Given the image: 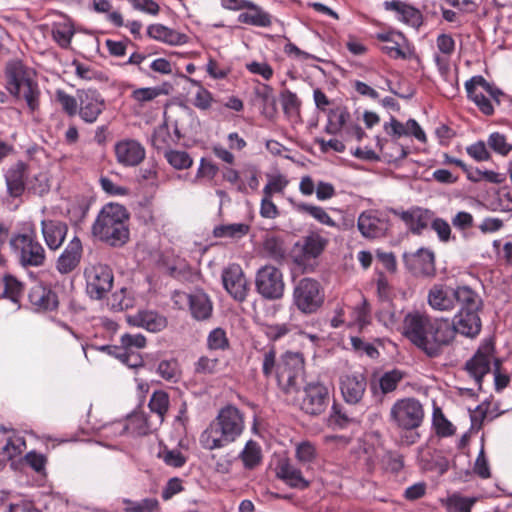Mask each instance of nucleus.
I'll use <instances>...</instances> for the list:
<instances>
[{"label": "nucleus", "mask_w": 512, "mask_h": 512, "mask_svg": "<svg viewBox=\"0 0 512 512\" xmlns=\"http://www.w3.org/2000/svg\"><path fill=\"white\" fill-rule=\"evenodd\" d=\"M169 402V395L163 390H156L151 395L148 406L151 412L158 415L161 422L168 411Z\"/></svg>", "instance_id": "nucleus-48"}, {"label": "nucleus", "mask_w": 512, "mask_h": 512, "mask_svg": "<svg viewBox=\"0 0 512 512\" xmlns=\"http://www.w3.org/2000/svg\"><path fill=\"white\" fill-rule=\"evenodd\" d=\"M157 372L163 379L173 383H176L181 377V370L176 359L162 360L158 364Z\"/></svg>", "instance_id": "nucleus-52"}, {"label": "nucleus", "mask_w": 512, "mask_h": 512, "mask_svg": "<svg viewBox=\"0 0 512 512\" xmlns=\"http://www.w3.org/2000/svg\"><path fill=\"white\" fill-rule=\"evenodd\" d=\"M10 95L15 101L24 102L29 113L34 114L39 111L41 90L37 79L10 93Z\"/></svg>", "instance_id": "nucleus-36"}, {"label": "nucleus", "mask_w": 512, "mask_h": 512, "mask_svg": "<svg viewBox=\"0 0 512 512\" xmlns=\"http://www.w3.org/2000/svg\"><path fill=\"white\" fill-rule=\"evenodd\" d=\"M324 302L320 283L312 278L298 281L293 290V304L304 314L315 313Z\"/></svg>", "instance_id": "nucleus-9"}, {"label": "nucleus", "mask_w": 512, "mask_h": 512, "mask_svg": "<svg viewBox=\"0 0 512 512\" xmlns=\"http://www.w3.org/2000/svg\"><path fill=\"white\" fill-rule=\"evenodd\" d=\"M392 212L398 216L413 234L421 235L432 221L433 211L422 207H411L406 211L393 209Z\"/></svg>", "instance_id": "nucleus-23"}, {"label": "nucleus", "mask_w": 512, "mask_h": 512, "mask_svg": "<svg viewBox=\"0 0 512 512\" xmlns=\"http://www.w3.org/2000/svg\"><path fill=\"white\" fill-rule=\"evenodd\" d=\"M207 347L209 350H226L229 348V340L225 330L222 328L213 329L207 337Z\"/></svg>", "instance_id": "nucleus-58"}, {"label": "nucleus", "mask_w": 512, "mask_h": 512, "mask_svg": "<svg viewBox=\"0 0 512 512\" xmlns=\"http://www.w3.org/2000/svg\"><path fill=\"white\" fill-rule=\"evenodd\" d=\"M146 34L149 38L170 46H180L188 42V36L161 23L150 24Z\"/></svg>", "instance_id": "nucleus-31"}, {"label": "nucleus", "mask_w": 512, "mask_h": 512, "mask_svg": "<svg viewBox=\"0 0 512 512\" xmlns=\"http://www.w3.org/2000/svg\"><path fill=\"white\" fill-rule=\"evenodd\" d=\"M384 8L387 11L394 12L399 21L413 28L418 29L423 24V15L421 11L406 2L401 0L385 1Z\"/></svg>", "instance_id": "nucleus-28"}, {"label": "nucleus", "mask_w": 512, "mask_h": 512, "mask_svg": "<svg viewBox=\"0 0 512 512\" xmlns=\"http://www.w3.org/2000/svg\"><path fill=\"white\" fill-rule=\"evenodd\" d=\"M158 456L168 466L180 468L186 463V457L178 449H164L159 452Z\"/></svg>", "instance_id": "nucleus-64"}, {"label": "nucleus", "mask_w": 512, "mask_h": 512, "mask_svg": "<svg viewBox=\"0 0 512 512\" xmlns=\"http://www.w3.org/2000/svg\"><path fill=\"white\" fill-rule=\"evenodd\" d=\"M40 231L47 249L56 252L63 246L69 227L62 220L44 218L40 221Z\"/></svg>", "instance_id": "nucleus-19"}, {"label": "nucleus", "mask_w": 512, "mask_h": 512, "mask_svg": "<svg viewBox=\"0 0 512 512\" xmlns=\"http://www.w3.org/2000/svg\"><path fill=\"white\" fill-rule=\"evenodd\" d=\"M188 306L192 318L197 321H205L212 316L213 303L208 294L201 289L189 293Z\"/></svg>", "instance_id": "nucleus-32"}, {"label": "nucleus", "mask_w": 512, "mask_h": 512, "mask_svg": "<svg viewBox=\"0 0 512 512\" xmlns=\"http://www.w3.org/2000/svg\"><path fill=\"white\" fill-rule=\"evenodd\" d=\"M129 323L149 332H160L166 328L168 322L165 316L156 311L142 310L129 317Z\"/></svg>", "instance_id": "nucleus-34"}, {"label": "nucleus", "mask_w": 512, "mask_h": 512, "mask_svg": "<svg viewBox=\"0 0 512 512\" xmlns=\"http://www.w3.org/2000/svg\"><path fill=\"white\" fill-rule=\"evenodd\" d=\"M9 246L22 268H39L47 262V251L39 241L33 221L22 224V231L13 233Z\"/></svg>", "instance_id": "nucleus-5"}, {"label": "nucleus", "mask_w": 512, "mask_h": 512, "mask_svg": "<svg viewBox=\"0 0 512 512\" xmlns=\"http://www.w3.org/2000/svg\"><path fill=\"white\" fill-rule=\"evenodd\" d=\"M433 425L435 427L436 434L440 437L452 436L456 431L454 425L444 416L439 408L434 410Z\"/></svg>", "instance_id": "nucleus-55"}, {"label": "nucleus", "mask_w": 512, "mask_h": 512, "mask_svg": "<svg viewBox=\"0 0 512 512\" xmlns=\"http://www.w3.org/2000/svg\"><path fill=\"white\" fill-rule=\"evenodd\" d=\"M328 243V239L319 232L310 231L293 246L292 257L295 264L305 273L313 272Z\"/></svg>", "instance_id": "nucleus-6"}, {"label": "nucleus", "mask_w": 512, "mask_h": 512, "mask_svg": "<svg viewBox=\"0 0 512 512\" xmlns=\"http://www.w3.org/2000/svg\"><path fill=\"white\" fill-rule=\"evenodd\" d=\"M405 263L417 277H433L436 274L435 255L428 249L420 248L411 255H405Z\"/></svg>", "instance_id": "nucleus-22"}, {"label": "nucleus", "mask_w": 512, "mask_h": 512, "mask_svg": "<svg viewBox=\"0 0 512 512\" xmlns=\"http://www.w3.org/2000/svg\"><path fill=\"white\" fill-rule=\"evenodd\" d=\"M7 193L13 198L23 195L26 189V181L28 178V166L23 161H17L12 164L4 174Z\"/></svg>", "instance_id": "nucleus-25"}, {"label": "nucleus", "mask_w": 512, "mask_h": 512, "mask_svg": "<svg viewBox=\"0 0 512 512\" xmlns=\"http://www.w3.org/2000/svg\"><path fill=\"white\" fill-rule=\"evenodd\" d=\"M53 40L63 49H68L75 34L73 21L67 16L61 15L59 20L51 26Z\"/></svg>", "instance_id": "nucleus-38"}, {"label": "nucleus", "mask_w": 512, "mask_h": 512, "mask_svg": "<svg viewBox=\"0 0 512 512\" xmlns=\"http://www.w3.org/2000/svg\"><path fill=\"white\" fill-rule=\"evenodd\" d=\"M288 184V179L282 174L268 175V183L263 188V195L272 197L275 193H283Z\"/></svg>", "instance_id": "nucleus-60"}, {"label": "nucleus", "mask_w": 512, "mask_h": 512, "mask_svg": "<svg viewBox=\"0 0 512 512\" xmlns=\"http://www.w3.org/2000/svg\"><path fill=\"white\" fill-rule=\"evenodd\" d=\"M28 298L36 311H53L59 304L56 292L42 284L33 286L29 291Z\"/></svg>", "instance_id": "nucleus-29"}, {"label": "nucleus", "mask_w": 512, "mask_h": 512, "mask_svg": "<svg viewBox=\"0 0 512 512\" xmlns=\"http://www.w3.org/2000/svg\"><path fill=\"white\" fill-rule=\"evenodd\" d=\"M495 347L491 340L485 339L479 345L475 354L465 363V370L475 380L481 390L483 378L491 371V364L495 365Z\"/></svg>", "instance_id": "nucleus-10"}, {"label": "nucleus", "mask_w": 512, "mask_h": 512, "mask_svg": "<svg viewBox=\"0 0 512 512\" xmlns=\"http://www.w3.org/2000/svg\"><path fill=\"white\" fill-rule=\"evenodd\" d=\"M295 456L302 464L312 463L317 457L316 447L310 441H302L296 445Z\"/></svg>", "instance_id": "nucleus-57"}, {"label": "nucleus", "mask_w": 512, "mask_h": 512, "mask_svg": "<svg viewBox=\"0 0 512 512\" xmlns=\"http://www.w3.org/2000/svg\"><path fill=\"white\" fill-rule=\"evenodd\" d=\"M244 428V415L237 407L227 405L201 433L200 443L208 450L223 448L240 437Z\"/></svg>", "instance_id": "nucleus-4"}, {"label": "nucleus", "mask_w": 512, "mask_h": 512, "mask_svg": "<svg viewBox=\"0 0 512 512\" xmlns=\"http://www.w3.org/2000/svg\"><path fill=\"white\" fill-rule=\"evenodd\" d=\"M263 251L271 258L275 260H281L284 258L285 250L280 241L276 237H267L263 242Z\"/></svg>", "instance_id": "nucleus-63"}, {"label": "nucleus", "mask_w": 512, "mask_h": 512, "mask_svg": "<svg viewBox=\"0 0 512 512\" xmlns=\"http://www.w3.org/2000/svg\"><path fill=\"white\" fill-rule=\"evenodd\" d=\"M26 449V441L23 436L13 434L10 436L6 444L3 446L2 451L6 454L7 459H13L20 455Z\"/></svg>", "instance_id": "nucleus-56"}, {"label": "nucleus", "mask_w": 512, "mask_h": 512, "mask_svg": "<svg viewBox=\"0 0 512 512\" xmlns=\"http://www.w3.org/2000/svg\"><path fill=\"white\" fill-rule=\"evenodd\" d=\"M297 328L296 325L290 323L264 324L262 332L270 341L276 342Z\"/></svg>", "instance_id": "nucleus-49"}, {"label": "nucleus", "mask_w": 512, "mask_h": 512, "mask_svg": "<svg viewBox=\"0 0 512 512\" xmlns=\"http://www.w3.org/2000/svg\"><path fill=\"white\" fill-rule=\"evenodd\" d=\"M249 232V226L243 223H233L216 226L213 235L217 238L239 239Z\"/></svg>", "instance_id": "nucleus-45"}, {"label": "nucleus", "mask_w": 512, "mask_h": 512, "mask_svg": "<svg viewBox=\"0 0 512 512\" xmlns=\"http://www.w3.org/2000/svg\"><path fill=\"white\" fill-rule=\"evenodd\" d=\"M259 353L264 378H275L278 388L285 395L299 391L305 376V358L302 353L285 351L277 358L273 344L266 345Z\"/></svg>", "instance_id": "nucleus-2"}, {"label": "nucleus", "mask_w": 512, "mask_h": 512, "mask_svg": "<svg viewBox=\"0 0 512 512\" xmlns=\"http://www.w3.org/2000/svg\"><path fill=\"white\" fill-rule=\"evenodd\" d=\"M487 145L500 156L506 157L512 151V144L507 137L499 132H493L488 136Z\"/></svg>", "instance_id": "nucleus-53"}, {"label": "nucleus", "mask_w": 512, "mask_h": 512, "mask_svg": "<svg viewBox=\"0 0 512 512\" xmlns=\"http://www.w3.org/2000/svg\"><path fill=\"white\" fill-rule=\"evenodd\" d=\"M112 426L120 436L126 433L135 436H143L150 432L148 419L142 412L133 413L126 421L115 422Z\"/></svg>", "instance_id": "nucleus-33"}, {"label": "nucleus", "mask_w": 512, "mask_h": 512, "mask_svg": "<svg viewBox=\"0 0 512 512\" xmlns=\"http://www.w3.org/2000/svg\"><path fill=\"white\" fill-rule=\"evenodd\" d=\"M78 115L86 124L95 123L106 109V101L97 90H78Z\"/></svg>", "instance_id": "nucleus-15"}, {"label": "nucleus", "mask_w": 512, "mask_h": 512, "mask_svg": "<svg viewBox=\"0 0 512 512\" xmlns=\"http://www.w3.org/2000/svg\"><path fill=\"white\" fill-rule=\"evenodd\" d=\"M277 477L292 488L305 489L309 482L302 476V472L289 461L283 460L277 466Z\"/></svg>", "instance_id": "nucleus-39"}, {"label": "nucleus", "mask_w": 512, "mask_h": 512, "mask_svg": "<svg viewBox=\"0 0 512 512\" xmlns=\"http://www.w3.org/2000/svg\"><path fill=\"white\" fill-rule=\"evenodd\" d=\"M377 320L386 328L393 329L399 318L395 306L391 301H382L378 311L376 312Z\"/></svg>", "instance_id": "nucleus-47"}, {"label": "nucleus", "mask_w": 512, "mask_h": 512, "mask_svg": "<svg viewBox=\"0 0 512 512\" xmlns=\"http://www.w3.org/2000/svg\"><path fill=\"white\" fill-rule=\"evenodd\" d=\"M255 284L259 294L266 299H280L284 294L282 272L274 266L266 265L260 268L256 274Z\"/></svg>", "instance_id": "nucleus-12"}, {"label": "nucleus", "mask_w": 512, "mask_h": 512, "mask_svg": "<svg viewBox=\"0 0 512 512\" xmlns=\"http://www.w3.org/2000/svg\"><path fill=\"white\" fill-rule=\"evenodd\" d=\"M83 256L82 241L74 236L57 257L55 269L61 275H67L77 269Z\"/></svg>", "instance_id": "nucleus-21"}, {"label": "nucleus", "mask_w": 512, "mask_h": 512, "mask_svg": "<svg viewBox=\"0 0 512 512\" xmlns=\"http://www.w3.org/2000/svg\"><path fill=\"white\" fill-rule=\"evenodd\" d=\"M1 282L4 289L0 293V299L6 298L13 303H19L24 293V283L11 274L3 275Z\"/></svg>", "instance_id": "nucleus-41"}, {"label": "nucleus", "mask_w": 512, "mask_h": 512, "mask_svg": "<svg viewBox=\"0 0 512 512\" xmlns=\"http://www.w3.org/2000/svg\"><path fill=\"white\" fill-rule=\"evenodd\" d=\"M55 100L61 106L63 112L69 117H74L78 113V96L74 97L66 93L64 90L58 89L55 91Z\"/></svg>", "instance_id": "nucleus-50"}, {"label": "nucleus", "mask_w": 512, "mask_h": 512, "mask_svg": "<svg viewBox=\"0 0 512 512\" xmlns=\"http://www.w3.org/2000/svg\"><path fill=\"white\" fill-rule=\"evenodd\" d=\"M487 146V143L479 140L467 146L466 153L476 162L489 161L492 156Z\"/></svg>", "instance_id": "nucleus-61"}, {"label": "nucleus", "mask_w": 512, "mask_h": 512, "mask_svg": "<svg viewBox=\"0 0 512 512\" xmlns=\"http://www.w3.org/2000/svg\"><path fill=\"white\" fill-rule=\"evenodd\" d=\"M172 144V136L167 125L158 126L151 137V145L157 151H166L170 149Z\"/></svg>", "instance_id": "nucleus-51"}, {"label": "nucleus", "mask_w": 512, "mask_h": 512, "mask_svg": "<svg viewBox=\"0 0 512 512\" xmlns=\"http://www.w3.org/2000/svg\"><path fill=\"white\" fill-rule=\"evenodd\" d=\"M124 512H161V505L157 498L149 497L138 501L128 498L121 500Z\"/></svg>", "instance_id": "nucleus-43"}, {"label": "nucleus", "mask_w": 512, "mask_h": 512, "mask_svg": "<svg viewBox=\"0 0 512 512\" xmlns=\"http://www.w3.org/2000/svg\"><path fill=\"white\" fill-rule=\"evenodd\" d=\"M479 312L480 311H458L452 321L448 319V326L452 330L450 345L453 343L457 333L472 339L480 334L482 321Z\"/></svg>", "instance_id": "nucleus-17"}, {"label": "nucleus", "mask_w": 512, "mask_h": 512, "mask_svg": "<svg viewBox=\"0 0 512 512\" xmlns=\"http://www.w3.org/2000/svg\"><path fill=\"white\" fill-rule=\"evenodd\" d=\"M328 122L325 131L328 134L336 135L345 128L350 120V113L345 106H335L327 111Z\"/></svg>", "instance_id": "nucleus-40"}, {"label": "nucleus", "mask_w": 512, "mask_h": 512, "mask_svg": "<svg viewBox=\"0 0 512 512\" xmlns=\"http://www.w3.org/2000/svg\"><path fill=\"white\" fill-rule=\"evenodd\" d=\"M5 88L9 93L36 80V71L20 59L8 61L4 68Z\"/></svg>", "instance_id": "nucleus-16"}, {"label": "nucleus", "mask_w": 512, "mask_h": 512, "mask_svg": "<svg viewBox=\"0 0 512 512\" xmlns=\"http://www.w3.org/2000/svg\"><path fill=\"white\" fill-rule=\"evenodd\" d=\"M437 51L433 60L442 77H447L450 72L451 57L455 52V40L449 34H440L436 39Z\"/></svg>", "instance_id": "nucleus-27"}, {"label": "nucleus", "mask_w": 512, "mask_h": 512, "mask_svg": "<svg viewBox=\"0 0 512 512\" xmlns=\"http://www.w3.org/2000/svg\"><path fill=\"white\" fill-rule=\"evenodd\" d=\"M164 157L176 170H186L193 165V159L186 151L168 149L164 152Z\"/></svg>", "instance_id": "nucleus-46"}, {"label": "nucleus", "mask_w": 512, "mask_h": 512, "mask_svg": "<svg viewBox=\"0 0 512 512\" xmlns=\"http://www.w3.org/2000/svg\"><path fill=\"white\" fill-rule=\"evenodd\" d=\"M459 305L458 311H481L483 301L479 294L467 285L455 288V306Z\"/></svg>", "instance_id": "nucleus-37"}, {"label": "nucleus", "mask_w": 512, "mask_h": 512, "mask_svg": "<svg viewBox=\"0 0 512 512\" xmlns=\"http://www.w3.org/2000/svg\"><path fill=\"white\" fill-rule=\"evenodd\" d=\"M163 94V89L160 87H145L135 89L131 93V98L139 104L150 102Z\"/></svg>", "instance_id": "nucleus-62"}, {"label": "nucleus", "mask_w": 512, "mask_h": 512, "mask_svg": "<svg viewBox=\"0 0 512 512\" xmlns=\"http://www.w3.org/2000/svg\"><path fill=\"white\" fill-rule=\"evenodd\" d=\"M425 412L419 400L407 397L397 400L391 407L390 420L400 429L412 431L421 426Z\"/></svg>", "instance_id": "nucleus-7"}, {"label": "nucleus", "mask_w": 512, "mask_h": 512, "mask_svg": "<svg viewBox=\"0 0 512 512\" xmlns=\"http://www.w3.org/2000/svg\"><path fill=\"white\" fill-rule=\"evenodd\" d=\"M367 381L363 374H347L340 378V390L346 403H359L366 391Z\"/></svg>", "instance_id": "nucleus-26"}, {"label": "nucleus", "mask_w": 512, "mask_h": 512, "mask_svg": "<svg viewBox=\"0 0 512 512\" xmlns=\"http://www.w3.org/2000/svg\"><path fill=\"white\" fill-rule=\"evenodd\" d=\"M129 213L117 203H108L99 211L91 226L92 235L112 247H121L129 240Z\"/></svg>", "instance_id": "nucleus-3"}, {"label": "nucleus", "mask_w": 512, "mask_h": 512, "mask_svg": "<svg viewBox=\"0 0 512 512\" xmlns=\"http://www.w3.org/2000/svg\"><path fill=\"white\" fill-rule=\"evenodd\" d=\"M402 379L403 373L400 370L394 369L384 373L379 380L381 391L384 394L394 391Z\"/></svg>", "instance_id": "nucleus-59"}, {"label": "nucleus", "mask_w": 512, "mask_h": 512, "mask_svg": "<svg viewBox=\"0 0 512 512\" xmlns=\"http://www.w3.org/2000/svg\"><path fill=\"white\" fill-rule=\"evenodd\" d=\"M476 501L475 497H464L459 493H454L440 500L446 512H471Z\"/></svg>", "instance_id": "nucleus-42"}, {"label": "nucleus", "mask_w": 512, "mask_h": 512, "mask_svg": "<svg viewBox=\"0 0 512 512\" xmlns=\"http://www.w3.org/2000/svg\"><path fill=\"white\" fill-rule=\"evenodd\" d=\"M222 282L226 291L237 301H244L248 294V283L239 264H230L222 272Z\"/></svg>", "instance_id": "nucleus-20"}, {"label": "nucleus", "mask_w": 512, "mask_h": 512, "mask_svg": "<svg viewBox=\"0 0 512 512\" xmlns=\"http://www.w3.org/2000/svg\"><path fill=\"white\" fill-rule=\"evenodd\" d=\"M428 305L435 311L450 312L455 309V288L434 284L428 291Z\"/></svg>", "instance_id": "nucleus-24"}, {"label": "nucleus", "mask_w": 512, "mask_h": 512, "mask_svg": "<svg viewBox=\"0 0 512 512\" xmlns=\"http://www.w3.org/2000/svg\"><path fill=\"white\" fill-rule=\"evenodd\" d=\"M402 334L427 357L437 358L450 346L452 330L448 318H434L414 310L404 316Z\"/></svg>", "instance_id": "nucleus-1"}, {"label": "nucleus", "mask_w": 512, "mask_h": 512, "mask_svg": "<svg viewBox=\"0 0 512 512\" xmlns=\"http://www.w3.org/2000/svg\"><path fill=\"white\" fill-rule=\"evenodd\" d=\"M329 403V389L320 381H311L303 388L300 409L309 415H320Z\"/></svg>", "instance_id": "nucleus-14"}, {"label": "nucleus", "mask_w": 512, "mask_h": 512, "mask_svg": "<svg viewBox=\"0 0 512 512\" xmlns=\"http://www.w3.org/2000/svg\"><path fill=\"white\" fill-rule=\"evenodd\" d=\"M237 21L253 27L268 28L272 25L273 17L261 6L249 0L242 12L238 14Z\"/></svg>", "instance_id": "nucleus-30"}, {"label": "nucleus", "mask_w": 512, "mask_h": 512, "mask_svg": "<svg viewBox=\"0 0 512 512\" xmlns=\"http://www.w3.org/2000/svg\"><path fill=\"white\" fill-rule=\"evenodd\" d=\"M87 294L95 300L103 299L112 289L114 275L105 264H94L84 270Z\"/></svg>", "instance_id": "nucleus-11"}, {"label": "nucleus", "mask_w": 512, "mask_h": 512, "mask_svg": "<svg viewBox=\"0 0 512 512\" xmlns=\"http://www.w3.org/2000/svg\"><path fill=\"white\" fill-rule=\"evenodd\" d=\"M376 38L385 43L381 46V51L390 58L406 59L408 57L407 52L403 49V44L406 42V39L402 33H378Z\"/></svg>", "instance_id": "nucleus-35"}, {"label": "nucleus", "mask_w": 512, "mask_h": 512, "mask_svg": "<svg viewBox=\"0 0 512 512\" xmlns=\"http://www.w3.org/2000/svg\"><path fill=\"white\" fill-rule=\"evenodd\" d=\"M241 459L246 468L252 469L257 466L261 461V449L259 445L252 440L248 441L241 453Z\"/></svg>", "instance_id": "nucleus-54"}, {"label": "nucleus", "mask_w": 512, "mask_h": 512, "mask_svg": "<svg viewBox=\"0 0 512 512\" xmlns=\"http://www.w3.org/2000/svg\"><path fill=\"white\" fill-rule=\"evenodd\" d=\"M114 154L121 166L136 167L145 159L146 149L139 141L127 138L115 143Z\"/></svg>", "instance_id": "nucleus-18"}, {"label": "nucleus", "mask_w": 512, "mask_h": 512, "mask_svg": "<svg viewBox=\"0 0 512 512\" xmlns=\"http://www.w3.org/2000/svg\"><path fill=\"white\" fill-rule=\"evenodd\" d=\"M296 210L300 213L307 214L317 220L319 223L329 226L337 227V223L329 216L326 210L320 206H315L307 203L296 204Z\"/></svg>", "instance_id": "nucleus-44"}, {"label": "nucleus", "mask_w": 512, "mask_h": 512, "mask_svg": "<svg viewBox=\"0 0 512 512\" xmlns=\"http://www.w3.org/2000/svg\"><path fill=\"white\" fill-rule=\"evenodd\" d=\"M465 89L467 97L487 116L494 113V108L490 99L485 94L494 99L498 104L500 103V96L503 95L500 89L490 84L481 75L473 76L466 81Z\"/></svg>", "instance_id": "nucleus-8"}, {"label": "nucleus", "mask_w": 512, "mask_h": 512, "mask_svg": "<svg viewBox=\"0 0 512 512\" xmlns=\"http://www.w3.org/2000/svg\"><path fill=\"white\" fill-rule=\"evenodd\" d=\"M357 227L364 238L378 239L387 235L391 223L384 212L369 209L360 213Z\"/></svg>", "instance_id": "nucleus-13"}]
</instances>
